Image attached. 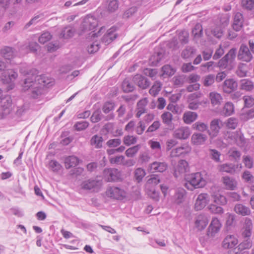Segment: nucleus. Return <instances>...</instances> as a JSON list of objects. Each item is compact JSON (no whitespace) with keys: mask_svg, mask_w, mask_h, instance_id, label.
<instances>
[{"mask_svg":"<svg viewBox=\"0 0 254 254\" xmlns=\"http://www.w3.org/2000/svg\"><path fill=\"white\" fill-rule=\"evenodd\" d=\"M190 147L187 145H184L172 150L170 153L172 157L179 156L182 154L186 153L190 151Z\"/></svg>","mask_w":254,"mask_h":254,"instance_id":"nucleus-32","label":"nucleus"},{"mask_svg":"<svg viewBox=\"0 0 254 254\" xmlns=\"http://www.w3.org/2000/svg\"><path fill=\"white\" fill-rule=\"evenodd\" d=\"M234 112V106L233 103L228 102L225 103L221 112L222 114L225 116H231Z\"/></svg>","mask_w":254,"mask_h":254,"instance_id":"nucleus-39","label":"nucleus"},{"mask_svg":"<svg viewBox=\"0 0 254 254\" xmlns=\"http://www.w3.org/2000/svg\"><path fill=\"white\" fill-rule=\"evenodd\" d=\"M214 201L215 203L221 205H225L227 203V199L225 196L217 193L213 195Z\"/></svg>","mask_w":254,"mask_h":254,"instance_id":"nucleus-50","label":"nucleus"},{"mask_svg":"<svg viewBox=\"0 0 254 254\" xmlns=\"http://www.w3.org/2000/svg\"><path fill=\"white\" fill-rule=\"evenodd\" d=\"M75 32V30L70 26H66L62 30L60 37L64 39H69L72 37Z\"/></svg>","mask_w":254,"mask_h":254,"instance_id":"nucleus-33","label":"nucleus"},{"mask_svg":"<svg viewBox=\"0 0 254 254\" xmlns=\"http://www.w3.org/2000/svg\"><path fill=\"white\" fill-rule=\"evenodd\" d=\"M168 169V164L165 162L154 161L150 164L148 170L151 172L163 173Z\"/></svg>","mask_w":254,"mask_h":254,"instance_id":"nucleus-11","label":"nucleus"},{"mask_svg":"<svg viewBox=\"0 0 254 254\" xmlns=\"http://www.w3.org/2000/svg\"><path fill=\"white\" fill-rule=\"evenodd\" d=\"M143 72L145 75L150 77L152 80L155 79L157 74V69L151 68H146L144 70Z\"/></svg>","mask_w":254,"mask_h":254,"instance_id":"nucleus-59","label":"nucleus"},{"mask_svg":"<svg viewBox=\"0 0 254 254\" xmlns=\"http://www.w3.org/2000/svg\"><path fill=\"white\" fill-rule=\"evenodd\" d=\"M98 25V20L92 15H87L83 20L80 26V29L83 33L94 30Z\"/></svg>","mask_w":254,"mask_h":254,"instance_id":"nucleus-6","label":"nucleus"},{"mask_svg":"<svg viewBox=\"0 0 254 254\" xmlns=\"http://www.w3.org/2000/svg\"><path fill=\"white\" fill-rule=\"evenodd\" d=\"M208 210L212 213L221 214L224 212L223 209L215 204H211L208 206Z\"/></svg>","mask_w":254,"mask_h":254,"instance_id":"nucleus-48","label":"nucleus"},{"mask_svg":"<svg viewBox=\"0 0 254 254\" xmlns=\"http://www.w3.org/2000/svg\"><path fill=\"white\" fill-rule=\"evenodd\" d=\"M189 170V165L188 162L184 160H180L175 169L174 175L175 178H179L183 174L185 173Z\"/></svg>","mask_w":254,"mask_h":254,"instance_id":"nucleus-15","label":"nucleus"},{"mask_svg":"<svg viewBox=\"0 0 254 254\" xmlns=\"http://www.w3.org/2000/svg\"><path fill=\"white\" fill-rule=\"evenodd\" d=\"M35 77V81L37 82L42 88L43 87H49L52 86L54 83L53 78L49 77L44 75L40 76H34Z\"/></svg>","mask_w":254,"mask_h":254,"instance_id":"nucleus-16","label":"nucleus"},{"mask_svg":"<svg viewBox=\"0 0 254 254\" xmlns=\"http://www.w3.org/2000/svg\"><path fill=\"white\" fill-rule=\"evenodd\" d=\"M237 59L243 62L249 63L253 59V55L248 47L245 44H242L239 48Z\"/></svg>","mask_w":254,"mask_h":254,"instance_id":"nucleus-7","label":"nucleus"},{"mask_svg":"<svg viewBox=\"0 0 254 254\" xmlns=\"http://www.w3.org/2000/svg\"><path fill=\"white\" fill-rule=\"evenodd\" d=\"M242 6L247 10H252L254 7V0H242Z\"/></svg>","mask_w":254,"mask_h":254,"instance_id":"nucleus-55","label":"nucleus"},{"mask_svg":"<svg viewBox=\"0 0 254 254\" xmlns=\"http://www.w3.org/2000/svg\"><path fill=\"white\" fill-rule=\"evenodd\" d=\"M139 148V145L130 147L126 151L125 154L128 157H133L137 153Z\"/></svg>","mask_w":254,"mask_h":254,"instance_id":"nucleus-49","label":"nucleus"},{"mask_svg":"<svg viewBox=\"0 0 254 254\" xmlns=\"http://www.w3.org/2000/svg\"><path fill=\"white\" fill-rule=\"evenodd\" d=\"M222 179L223 183L227 189L233 190L236 188L237 184L234 179L225 176L223 177Z\"/></svg>","mask_w":254,"mask_h":254,"instance_id":"nucleus-31","label":"nucleus"},{"mask_svg":"<svg viewBox=\"0 0 254 254\" xmlns=\"http://www.w3.org/2000/svg\"><path fill=\"white\" fill-rule=\"evenodd\" d=\"M133 83L137 85L140 88L145 89L150 86V82L147 78L140 75L136 74L133 77Z\"/></svg>","mask_w":254,"mask_h":254,"instance_id":"nucleus-14","label":"nucleus"},{"mask_svg":"<svg viewBox=\"0 0 254 254\" xmlns=\"http://www.w3.org/2000/svg\"><path fill=\"white\" fill-rule=\"evenodd\" d=\"M208 218L204 214H200L197 216L195 222V226L198 230L204 229L208 223Z\"/></svg>","mask_w":254,"mask_h":254,"instance_id":"nucleus-22","label":"nucleus"},{"mask_svg":"<svg viewBox=\"0 0 254 254\" xmlns=\"http://www.w3.org/2000/svg\"><path fill=\"white\" fill-rule=\"evenodd\" d=\"M179 39L182 44H186L189 41V33L185 30L182 31L179 35Z\"/></svg>","mask_w":254,"mask_h":254,"instance_id":"nucleus-62","label":"nucleus"},{"mask_svg":"<svg viewBox=\"0 0 254 254\" xmlns=\"http://www.w3.org/2000/svg\"><path fill=\"white\" fill-rule=\"evenodd\" d=\"M104 139L102 136L98 134L93 135L90 140V144L96 149L101 148L103 146Z\"/></svg>","mask_w":254,"mask_h":254,"instance_id":"nucleus-29","label":"nucleus"},{"mask_svg":"<svg viewBox=\"0 0 254 254\" xmlns=\"http://www.w3.org/2000/svg\"><path fill=\"white\" fill-rule=\"evenodd\" d=\"M236 48L231 49L227 54L216 63V66L222 69L226 68L229 65L234 62L236 57Z\"/></svg>","mask_w":254,"mask_h":254,"instance_id":"nucleus-4","label":"nucleus"},{"mask_svg":"<svg viewBox=\"0 0 254 254\" xmlns=\"http://www.w3.org/2000/svg\"><path fill=\"white\" fill-rule=\"evenodd\" d=\"M221 227V224L218 219L213 218L208 227V232L210 234L211 236H212L219 231Z\"/></svg>","mask_w":254,"mask_h":254,"instance_id":"nucleus-26","label":"nucleus"},{"mask_svg":"<svg viewBox=\"0 0 254 254\" xmlns=\"http://www.w3.org/2000/svg\"><path fill=\"white\" fill-rule=\"evenodd\" d=\"M215 76L213 74H209L202 78V84L205 87L211 86L215 82Z\"/></svg>","mask_w":254,"mask_h":254,"instance_id":"nucleus-42","label":"nucleus"},{"mask_svg":"<svg viewBox=\"0 0 254 254\" xmlns=\"http://www.w3.org/2000/svg\"><path fill=\"white\" fill-rule=\"evenodd\" d=\"M190 134V128L187 127H181L176 129L173 133V136L179 139H186Z\"/></svg>","mask_w":254,"mask_h":254,"instance_id":"nucleus-12","label":"nucleus"},{"mask_svg":"<svg viewBox=\"0 0 254 254\" xmlns=\"http://www.w3.org/2000/svg\"><path fill=\"white\" fill-rule=\"evenodd\" d=\"M103 175L108 182H120L123 179L121 172L116 168H107Z\"/></svg>","mask_w":254,"mask_h":254,"instance_id":"nucleus-5","label":"nucleus"},{"mask_svg":"<svg viewBox=\"0 0 254 254\" xmlns=\"http://www.w3.org/2000/svg\"><path fill=\"white\" fill-rule=\"evenodd\" d=\"M243 16L240 12H237L235 14L233 23V29L235 31H239L243 27Z\"/></svg>","mask_w":254,"mask_h":254,"instance_id":"nucleus-21","label":"nucleus"},{"mask_svg":"<svg viewBox=\"0 0 254 254\" xmlns=\"http://www.w3.org/2000/svg\"><path fill=\"white\" fill-rule=\"evenodd\" d=\"M216 66V63L210 61L201 64L200 69L202 72L206 73L213 70Z\"/></svg>","mask_w":254,"mask_h":254,"instance_id":"nucleus-38","label":"nucleus"},{"mask_svg":"<svg viewBox=\"0 0 254 254\" xmlns=\"http://www.w3.org/2000/svg\"><path fill=\"white\" fill-rule=\"evenodd\" d=\"M107 194L110 197L117 199H121L126 196L125 191L118 187H110L106 191Z\"/></svg>","mask_w":254,"mask_h":254,"instance_id":"nucleus-9","label":"nucleus"},{"mask_svg":"<svg viewBox=\"0 0 254 254\" xmlns=\"http://www.w3.org/2000/svg\"><path fill=\"white\" fill-rule=\"evenodd\" d=\"M122 89L125 92H130L134 90V86L131 83V82L129 81V80L126 78L122 83Z\"/></svg>","mask_w":254,"mask_h":254,"instance_id":"nucleus-43","label":"nucleus"},{"mask_svg":"<svg viewBox=\"0 0 254 254\" xmlns=\"http://www.w3.org/2000/svg\"><path fill=\"white\" fill-rule=\"evenodd\" d=\"M123 141L125 145L129 146L136 142V138L132 135H127L124 137Z\"/></svg>","mask_w":254,"mask_h":254,"instance_id":"nucleus-64","label":"nucleus"},{"mask_svg":"<svg viewBox=\"0 0 254 254\" xmlns=\"http://www.w3.org/2000/svg\"><path fill=\"white\" fill-rule=\"evenodd\" d=\"M103 115L100 110H97L95 111L92 114L91 117V121L92 123H97L99 122L101 119Z\"/></svg>","mask_w":254,"mask_h":254,"instance_id":"nucleus-53","label":"nucleus"},{"mask_svg":"<svg viewBox=\"0 0 254 254\" xmlns=\"http://www.w3.org/2000/svg\"><path fill=\"white\" fill-rule=\"evenodd\" d=\"M238 124V120L236 118H230L226 122V126L231 129H235L237 127Z\"/></svg>","mask_w":254,"mask_h":254,"instance_id":"nucleus-54","label":"nucleus"},{"mask_svg":"<svg viewBox=\"0 0 254 254\" xmlns=\"http://www.w3.org/2000/svg\"><path fill=\"white\" fill-rule=\"evenodd\" d=\"M209 202V196L207 193L199 194L196 199L194 208L196 210L202 209Z\"/></svg>","mask_w":254,"mask_h":254,"instance_id":"nucleus-10","label":"nucleus"},{"mask_svg":"<svg viewBox=\"0 0 254 254\" xmlns=\"http://www.w3.org/2000/svg\"><path fill=\"white\" fill-rule=\"evenodd\" d=\"M244 101L245 106L247 108H250L254 105V98L251 96H244L243 97Z\"/></svg>","mask_w":254,"mask_h":254,"instance_id":"nucleus-57","label":"nucleus"},{"mask_svg":"<svg viewBox=\"0 0 254 254\" xmlns=\"http://www.w3.org/2000/svg\"><path fill=\"white\" fill-rule=\"evenodd\" d=\"M223 123L220 119H215L211 121L210 123V129L207 130L210 142L218 135L219 130L223 127Z\"/></svg>","mask_w":254,"mask_h":254,"instance_id":"nucleus-8","label":"nucleus"},{"mask_svg":"<svg viewBox=\"0 0 254 254\" xmlns=\"http://www.w3.org/2000/svg\"><path fill=\"white\" fill-rule=\"evenodd\" d=\"M198 116L196 113L187 111L183 115V121L187 124H190L197 119Z\"/></svg>","mask_w":254,"mask_h":254,"instance_id":"nucleus-36","label":"nucleus"},{"mask_svg":"<svg viewBox=\"0 0 254 254\" xmlns=\"http://www.w3.org/2000/svg\"><path fill=\"white\" fill-rule=\"evenodd\" d=\"M252 246V242L251 240L250 239H245L243 241V242H242L239 245V250H243L245 251V250L246 249H250Z\"/></svg>","mask_w":254,"mask_h":254,"instance_id":"nucleus-51","label":"nucleus"},{"mask_svg":"<svg viewBox=\"0 0 254 254\" xmlns=\"http://www.w3.org/2000/svg\"><path fill=\"white\" fill-rule=\"evenodd\" d=\"M34 75L30 78L27 77L25 79L22 85L23 89L24 91L30 89L31 91V97L33 98H37L41 96L43 92V88L35 81Z\"/></svg>","mask_w":254,"mask_h":254,"instance_id":"nucleus-2","label":"nucleus"},{"mask_svg":"<svg viewBox=\"0 0 254 254\" xmlns=\"http://www.w3.org/2000/svg\"><path fill=\"white\" fill-rule=\"evenodd\" d=\"M240 89L250 92L254 89V83L250 79H244L240 81Z\"/></svg>","mask_w":254,"mask_h":254,"instance_id":"nucleus-34","label":"nucleus"},{"mask_svg":"<svg viewBox=\"0 0 254 254\" xmlns=\"http://www.w3.org/2000/svg\"><path fill=\"white\" fill-rule=\"evenodd\" d=\"M17 76V72L13 69H7L2 73L1 79L4 83H8L14 81Z\"/></svg>","mask_w":254,"mask_h":254,"instance_id":"nucleus-19","label":"nucleus"},{"mask_svg":"<svg viewBox=\"0 0 254 254\" xmlns=\"http://www.w3.org/2000/svg\"><path fill=\"white\" fill-rule=\"evenodd\" d=\"M196 49L191 46H187L183 50L181 56L183 59H186L191 58L195 53Z\"/></svg>","mask_w":254,"mask_h":254,"instance_id":"nucleus-41","label":"nucleus"},{"mask_svg":"<svg viewBox=\"0 0 254 254\" xmlns=\"http://www.w3.org/2000/svg\"><path fill=\"white\" fill-rule=\"evenodd\" d=\"M119 6V4L117 0H111L108 4L107 9L108 10L111 12L115 11Z\"/></svg>","mask_w":254,"mask_h":254,"instance_id":"nucleus-61","label":"nucleus"},{"mask_svg":"<svg viewBox=\"0 0 254 254\" xmlns=\"http://www.w3.org/2000/svg\"><path fill=\"white\" fill-rule=\"evenodd\" d=\"M101 185L100 181L90 179L84 181L81 184V188L84 190H90L92 189L98 188Z\"/></svg>","mask_w":254,"mask_h":254,"instance_id":"nucleus-23","label":"nucleus"},{"mask_svg":"<svg viewBox=\"0 0 254 254\" xmlns=\"http://www.w3.org/2000/svg\"><path fill=\"white\" fill-rule=\"evenodd\" d=\"M12 101L9 95H5L0 101V120L4 119L9 115L12 109Z\"/></svg>","mask_w":254,"mask_h":254,"instance_id":"nucleus-3","label":"nucleus"},{"mask_svg":"<svg viewBox=\"0 0 254 254\" xmlns=\"http://www.w3.org/2000/svg\"><path fill=\"white\" fill-rule=\"evenodd\" d=\"M162 74L161 76L164 77H168L173 75L176 71L175 68L170 64H166L161 68Z\"/></svg>","mask_w":254,"mask_h":254,"instance_id":"nucleus-37","label":"nucleus"},{"mask_svg":"<svg viewBox=\"0 0 254 254\" xmlns=\"http://www.w3.org/2000/svg\"><path fill=\"white\" fill-rule=\"evenodd\" d=\"M116 30V28L114 27L109 29L102 38L103 42L108 45L115 40L118 36L117 34L115 33Z\"/></svg>","mask_w":254,"mask_h":254,"instance_id":"nucleus-24","label":"nucleus"},{"mask_svg":"<svg viewBox=\"0 0 254 254\" xmlns=\"http://www.w3.org/2000/svg\"><path fill=\"white\" fill-rule=\"evenodd\" d=\"M148 100L146 98H144L139 100L137 104V113L136 117L139 118L141 115L146 112L145 107L147 104Z\"/></svg>","mask_w":254,"mask_h":254,"instance_id":"nucleus-28","label":"nucleus"},{"mask_svg":"<svg viewBox=\"0 0 254 254\" xmlns=\"http://www.w3.org/2000/svg\"><path fill=\"white\" fill-rule=\"evenodd\" d=\"M185 180L184 186L191 191L196 188H202L206 185V181L200 172L190 174L186 177Z\"/></svg>","mask_w":254,"mask_h":254,"instance_id":"nucleus-1","label":"nucleus"},{"mask_svg":"<svg viewBox=\"0 0 254 254\" xmlns=\"http://www.w3.org/2000/svg\"><path fill=\"white\" fill-rule=\"evenodd\" d=\"M52 38V35L49 32L42 34L39 38V41L41 44H44Z\"/></svg>","mask_w":254,"mask_h":254,"instance_id":"nucleus-63","label":"nucleus"},{"mask_svg":"<svg viewBox=\"0 0 254 254\" xmlns=\"http://www.w3.org/2000/svg\"><path fill=\"white\" fill-rule=\"evenodd\" d=\"M121 142L120 138L111 139L106 142V144L109 147L114 148L119 146Z\"/></svg>","mask_w":254,"mask_h":254,"instance_id":"nucleus-56","label":"nucleus"},{"mask_svg":"<svg viewBox=\"0 0 254 254\" xmlns=\"http://www.w3.org/2000/svg\"><path fill=\"white\" fill-rule=\"evenodd\" d=\"M192 34L195 39H198L202 35V27L200 23H196L192 30Z\"/></svg>","mask_w":254,"mask_h":254,"instance_id":"nucleus-46","label":"nucleus"},{"mask_svg":"<svg viewBox=\"0 0 254 254\" xmlns=\"http://www.w3.org/2000/svg\"><path fill=\"white\" fill-rule=\"evenodd\" d=\"M238 243L237 239L233 235L227 236L223 242V247L225 249H232Z\"/></svg>","mask_w":254,"mask_h":254,"instance_id":"nucleus-25","label":"nucleus"},{"mask_svg":"<svg viewBox=\"0 0 254 254\" xmlns=\"http://www.w3.org/2000/svg\"><path fill=\"white\" fill-rule=\"evenodd\" d=\"M89 126V123L86 121H82L77 122L74 126L76 130L80 131L85 129Z\"/></svg>","mask_w":254,"mask_h":254,"instance_id":"nucleus-58","label":"nucleus"},{"mask_svg":"<svg viewBox=\"0 0 254 254\" xmlns=\"http://www.w3.org/2000/svg\"><path fill=\"white\" fill-rule=\"evenodd\" d=\"M114 108L115 104L113 102H107L103 106L102 110L104 113L107 114L114 110Z\"/></svg>","mask_w":254,"mask_h":254,"instance_id":"nucleus-60","label":"nucleus"},{"mask_svg":"<svg viewBox=\"0 0 254 254\" xmlns=\"http://www.w3.org/2000/svg\"><path fill=\"white\" fill-rule=\"evenodd\" d=\"M238 168H240V169L242 168L241 164L235 165L232 163H224L219 165L217 166V170L219 172H226L233 174L236 172V170Z\"/></svg>","mask_w":254,"mask_h":254,"instance_id":"nucleus-13","label":"nucleus"},{"mask_svg":"<svg viewBox=\"0 0 254 254\" xmlns=\"http://www.w3.org/2000/svg\"><path fill=\"white\" fill-rule=\"evenodd\" d=\"M134 179L138 183L142 182L143 178L146 175V172L144 169L141 168H137L135 169L134 173Z\"/></svg>","mask_w":254,"mask_h":254,"instance_id":"nucleus-40","label":"nucleus"},{"mask_svg":"<svg viewBox=\"0 0 254 254\" xmlns=\"http://www.w3.org/2000/svg\"><path fill=\"white\" fill-rule=\"evenodd\" d=\"M161 84L159 81H156L152 87L150 89L149 92L153 96H156L160 91Z\"/></svg>","mask_w":254,"mask_h":254,"instance_id":"nucleus-47","label":"nucleus"},{"mask_svg":"<svg viewBox=\"0 0 254 254\" xmlns=\"http://www.w3.org/2000/svg\"><path fill=\"white\" fill-rule=\"evenodd\" d=\"M209 97L213 106L220 105L223 100L221 95L216 92H210Z\"/></svg>","mask_w":254,"mask_h":254,"instance_id":"nucleus-30","label":"nucleus"},{"mask_svg":"<svg viewBox=\"0 0 254 254\" xmlns=\"http://www.w3.org/2000/svg\"><path fill=\"white\" fill-rule=\"evenodd\" d=\"M79 163V159L75 156H69L65 158L64 164L66 169H69L77 166Z\"/></svg>","mask_w":254,"mask_h":254,"instance_id":"nucleus-35","label":"nucleus"},{"mask_svg":"<svg viewBox=\"0 0 254 254\" xmlns=\"http://www.w3.org/2000/svg\"><path fill=\"white\" fill-rule=\"evenodd\" d=\"M0 55L5 60H10L16 55V51L13 48L5 46L0 50Z\"/></svg>","mask_w":254,"mask_h":254,"instance_id":"nucleus-17","label":"nucleus"},{"mask_svg":"<svg viewBox=\"0 0 254 254\" xmlns=\"http://www.w3.org/2000/svg\"><path fill=\"white\" fill-rule=\"evenodd\" d=\"M238 87V83L233 79H228L224 81L223 90L225 93H231L236 90Z\"/></svg>","mask_w":254,"mask_h":254,"instance_id":"nucleus-18","label":"nucleus"},{"mask_svg":"<svg viewBox=\"0 0 254 254\" xmlns=\"http://www.w3.org/2000/svg\"><path fill=\"white\" fill-rule=\"evenodd\" d=\"M161 119L163 123L167 125L170 126L172 124L173 120V115L169 112H165L161 115Z\"/></svg>","mask_w":254,"mask_h":254,"instance_id":"nucleus-45","label":"nucleus"},{"mask_svg":"<svg viewBox=\"0 0 254 254\" xmlns=\"http://www.w3.org/2000/svg\"><path fill=\"white\" fill-rule=\"evenodd\" d=\"M109 160L112 164L123 165L125 161V157L123 155L110 156L109 157Z\"/></svg>","mask_w":254,"mask_h":254,"instance_id":"nucleus-44","label":"nucleus"},{"mask_svg":"<svg viewBox=\"0 0 254 254\" xmlns=\"http://www.w3.org/2000/svg\"><path fill=\"white\" fill-rule=\"evenodd\" d=\"M207 138L205 134L200 133H194L191 136V142L194 145H199L203 144Z\"/></svg>","mask_w":254,"mask_h":254,"instance_id":"nucleus-27","label":"nucleus"},{"mask_svg":"<svg viewBox=\"0 0 254 254\" xmlns=\"http://www.w3.org/2000/svg\"><path fill=\"white\" fill-rule=\"evenodd\" d=\"M234 211L237 214L243 216H248L251 214L250 208L242 203H237L235 204Z\"/></svg>","mask_w":254,"mask_h":254,"instance_id":"nucleus-20","label":"nucleus"},{"mask_svg":"<svg viewBox=\"0 0 254 254\" xmlns=\"http://www.w3.org/2000/svg\"><path fill=\"white\" fill-rule=\"evenodd\" d=\"M192 126L193 128L201 132H203L208 128V126L206 124L200 122L195 123Z\"/></svg>","mask_w":254,"mask_h":254,"instance_id":"nucleus-52","label":"nucleus"}]
</instances>
